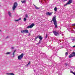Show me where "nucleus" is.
<instances>
[{
    "instance_id": "f257e3e1",
    "label": "nucleus",
    "mask_w": 75,
    "mask_h": 75,
    "mask_svg": "<svg viewBox=\"0 0 75 75\" xmlns=\"http://www.w3.org/2000/svg\"><path fill=\"white\" fill-rule=\"evenodd\" d=\"M52 21H53L54 23V25L55 26V28H58V26L57 25V22L56 20V17L55 16L53 17L52 19Z\"/></svg>"
},
{
    "instance_id": "f03ea898",
    "label": "nucleus",
    "mask_w": 75,
    "mask_h": 75,
    "mask_svg": "<svg viewBox=\"0 0 75 75\" xmlns=\"http://www.w3.org/2000/svg\"><path fill=\"white\" fill-rule=\"evenodd\" d=\"M24 56V54L22 53L21 55L18 56V59L19 60H21L22 59H23V57Z\"/></svg>"
},
{
    "instance_id": "7ed1b4c3",
    "label": "nucleus",
    "mask_w": 75,
    "mask_h": 75,
    "mask_svg": "<svg viewBox=\"0 0 75 75\" xmlns=\"http://www.w3.org/2000/svg\"><path fill=\"white\" fill-rule=\"evenodd\" d=\"M18 5L17 3L15 2L14 3V5L13 6V7L12 8L13 10H15V9L17 8V7Z\"/></svg>"
},
{
    "instance_id": "20e7f679",
    "label": "nucleus",
    "mask_w": 75,
    "mask_h": 75,
    "mask_svg": "<svg viewBox=\"0 0 75 75\" xmlns=\"http://www.w3.org/2000/svg\"><path fill=\"white\" fill-rule=\"evenodd\" d=\"M53 33L54 35H55V36H59V34L58 32L56 31H53Z\"/></svg>"
},
{
    "instance_id": "39448f33",
    "label": "nucleus",
    "mask_w": 75,
    "mask_h": 75,
    "mask_svg": "<svg viewBox=\"0 0 75 75\" xmlns=\"http://www.w3.org/2000/svg\"><path fill=\"white\" fill-rule=\"evenodd\" d=\"M75 57V52H72L71 54L69 56V58H72V57Z\"/></svg>"
},
{
    "instance_id": "423d86ee",
    "label": "nucleus",
    "mask_w": 75,
    "mask_h": 75,
    "mask_svg": "<svg viewBox=\"0 0 75 75\" xmlns=\"http://www.w3.org/2000/svg\"><path fill=\"white\" fill-rule=\"evenodd\" d=\"M35 24L34 23H32L30 25L28 26L27 27L28 28H32L34 26Z\"/></svg>"
},
{
    "instance_id": "0eeeda50",
    "label": "nucleus",
    "mask_w": 75,
    "mask_h": 75,
    "mask_svg": "<svg viewBox=\"0 0 75 75\" xmlns=\"http://www.w3.org/2000/svg\"><path fill=\"white\" fill-rule=\"evenodd\" d=\"M21 33H28V30H23L21 31Z\"/></svg>"
},
{
    "instance_id": "6e6552de",
    "label": "nucleus",
    "mask_w": 75,
    "mask_h": 75,
    "mask_svg": "<svg viewBox=\"0 0 75 75\" xmlns=\"http://www.w3.org/2000/svg\"><path fill=\"white\" fill-rule=\"evenodd\" d=\"M72 0H69L68 1V2L65 5H64V6L68 5V4H71V3H72Z\"/></svg>"
},
{
    "instance_id": "1a4fd4ad",
    "label": "nucleus",
    "mask_w": 75,
    "mask_h": 75,
    "mask_svg": "<svg viewBox=\"0 0 75 75\" xmlns=\"http://www.w3.org/2000/svg\"><path fill=\"white\" fill-rule=\"evenodd\" d=\"M46 15H49V16H51V15H52V12H48L47 13H46Z\"/></svg>"
},
{
    "instance_id": "9d476101",
    "label": "nucleus",
    "mask_w": 75,
    "mask_h": 75,
    "mask_svg": "<svg viewBox=\"0 0 75 75\" xmlns=\"http://www.w3.org/2000/svg\"><path fill=\"white\" fill-rule=\"evenodd\" d=\"M6 75H15L13 73H6Z\"/></svg>"
},
{
    "instance_id": "9b49d317",
    "label": "nucleus",
    "mask_w": 75,
    "mask_h": 75,
    "mask_svg": "<svg viewBox=\"0 0 75 75\" xmlns=\"http://www.w3.org/2000/svg\"><path fill=\"white\" fill-rule=\"evenodd\" d=\"M8 15H9V17H11V13H10V11H8Z\"/></svg>"
},
{
    "instance_id": "f8f14e48",
    "label": "nucleus",
    "mask_w": 75,
    "mask_h": 75,
    "mask_svg": "<svg viewBox=\"0 0 75 75\" xmlns=\"http://www.w3.org/2000/svg\"><path fill=\"white\" fill-rule=\"evenodd\" d=\"M71 40H72V41H74L75 40V38L74 37H72L71 38Z\"/></svg>"
},
{
    "instance_id": "ddd939ff",
    "label": "nucleus",
    "mask_w": 75,
    "mask_h": 75,
    "mask_svg": "<svg viewBox=\"0 0 75 75\" xmlns=\"http://www.w3.org/2000/svg\"><path fill=\"white\" fill-rule=\"evenodd\" d=\"M39 38L40 39V40L39 41H41V40H42V38L41 36H39Z\"/></svg>"
},
{
    "instance_id": "4468645a",
    "label": "nucleus",
    "mask_w": 75,
    "mask_h": 75,
    "mask_svg": "<svg viewBox=\"0 0 75 75\" xmlns=\"http://www.w3.org/2000/svg\"><path fill=\"white\" fill-rule=\"evenodd\" d=\"M30 64H31V62H30V61L29 62L28 64H27L26 66L27 67H28V65H30Z\"/></svg>"
},
{
    "instance_id": "2eb2a0df",
    "label": "nucleus",
    "mask_w": 75,
    "mask_h": 75,
    "mask_svg": "<svg viewBox=\"0 0 75 75\" xmlns=\"http://www.w3.org/2000/svg\"><path fill=\"white\" fill-rule=\"evenodd\" d=\"M11 54V52H7L6 53V55H9V54Z\"/></svg>"
},
{
    "instance_id": "dca6fc26",
    "label": "nucleus",
    "mask_w": 75,
    "mask_h": 75,
    "mask_svg": "<svg viewBox=\"0 0 75 75\" xmlns=\"http://www.w3.org/2000/svg\"><path fill=\"white\" fill-rule=\"evenodd\" d=\"M39 0V2H40V3H43V2H42V0ZM44 1H45V0H44Z\"/></svg>"
},
{
    "instance_id": "f3484780",
    "label": "nucleus",
    "mask_w": 75,
    "mask_h": 75,
    "mask_svg": "<svg viewBox=\"0 0 75 75\" xmlns=\"http://www.w3.org/2000/svg\"><path fill=\"white\" fill-rule=\"evenodd\" d=\"M21 2H22V3H25L26 1L25 0L24 1H21Z\"/></svg>"
},
{
    "instance_id": "a211bd4d",
    "label": "nucleus",
    "mask_w": 75,
    "mask_h": 75,
    "mask_svg": "<svg viewBox=\"0 0 75 75\" xmlns=\"http://www.w3.org/2000/svg\"><path fill=\"white\" fill-rule=\"evenodd\" d=\"M34 6L35 7V8L36 9H37L38 10V9H39V8H38V7H37V6H36L35 5Z\"/></svg>"
},
{
    "instance_id": "6ab92c4d",
    "label": "nucleus",
    "mask_w": 75,
    "mask_h": 75,
    "mask_svg": "<svg viewBox=\"0 0 75 75\" xmlns=\"http://www.w3.org/2000/svg\"><path fill=\"white\" fill-rule=\"evenodd\" d=\"M54 10L55 11H57V8L56 7H55L54 8Z\"/></svg>"
},
{
    "instance_id": "aec40b11",
    "label": "nucleus",
    "mask_w": 75,
    "mask_h": 75,
    "mask_svg": "<svg viewBox=\"0 0 75 75\" xmlns=\"http://www.w3.org/2000/svg\"><path fill=\"white\" fill-rule=\"evenodd\" d=\"M41 42V41H39V42L37 44V45H39L40 44Z\"/></svg>"
},
{
    "instance_id": "412c9836",
    "label": "nucleus",
    "mask_w": 75,
    "mask_h": 75,
    "mask_svg": "<svg viewBox=\"0 0 75 75\" xmlns=\"http://www.w3.org/2000/svg\"><path fill=\"white\" fill-rule=\"evenodd\" d=\"M16 50H15L13 52V56H14V53L16 52Z\"/></svg>"
},
{
    "instance_id": "4be33fe9",
    "label": "nucleus",
    "mask_w": 75,
    "mask_h": 75,
    "mask_svg": "<svg viewBox=\"0 0 75 75\" xmlns=\"http://www.w3.org/2000/svg\"><path fill=\"white\" fill-rule=\"evenodd\" d=\"M16 50H15L13 52V56H14V53L16 52Z\"/></svg>"
},
{
    "instance_id": "5701e85b",
    "label": "nucleus",
    "mask_w": 75,
    "mask_h": 75,
    "mask_svg": "<svg viewBox=\"0 0 75 75\" xmlns=\"http://www.w3.org/2000/svg\"><path fill=\"white\" fill-rule=\"evenodd\" d=\"M23 21H26V18H24Z\"/></svg>"
},
{
    "instance_id": "b1692460",
    "label": "nucleus",
    "mask_w": 75,
    "mask_h": 75,
    "mask_svg": "<svg viewBox=\"0 0 75 75\" xmlns=\"http://www.w3.org/2000/svg\"><path fill=\"white\" fill-rule=\"evenodd\" d=\"M71 73H72L73 75H75V72H73L72 71H71Z\"/></svg>"
},
{
    "instance_id": "393cba45",
    "label": "nucleus",
    "mask_w": 75,
    "mask_h": 75,
    "mask_svg": "<svg viewBox=\"0 0 75 75\" xmlns=\"http://www.w3.org/2000/svg\"><path fill=\"white\" fill-rule=\"evenodd\" d=\"M25 17H26V18H28V15H27V14H26L25 15Z\"/></svg>"
},
{
    "instance_id": "a878e982",
    "label": "nucleus",
    "mask_w": 75,
    "mask_h": 75,
    "mask_svg": "<svg viewBox=\"0 0 75 75\" xmlns=\"http://www.w3.org/2000/svg\"><path fill=\"white\" fill-rule=\"evenodd\" d=\"M68 52H66L65 53V55L67 56L68 55Z\"/></svg>"
},
{
    "instance_id": "bb28decb",
    "label": "nucleus",
    "mask_w": 75,
    "mask_h": 75,
    "mask_svg": "<svg viewBox=\"0 0 75 75\" xmlns=\"http://www.w3.org/2000/svg\"><path fill=\"white\" fill-rule=\"evenodd\" d=\"M47 37H48V34H46V36L45 37V38H47Z\"/></svg>"
},
{
    "instance_id": "cd10ccee",
    "label": "nucleus",
    "mask_w": 75,
    "mask_h": 75,
    "mask_svg": "<svg viewBox=\"0 0 75 75\" xmlns=\"http://www.w3.org/2000/svg\"><path fill=\"white\" fill-rule=\"evenodd\" d=\"M36 38H40V36L39 35H38V36H37V37H36Z\"/></svg>"
},
{
    "instance_id": "c85d7f7f",
    "label": "nucleus",
    "mask_w": 75,
    "mask_h": 75,
    "mask_svg": "<svg viewBox=\"0 0 75 75\" xmlns=\"http://www.w3.org/2000/svg\"><path fill=\"white\" fill-rule=\"evenodd\" d=\"M60 34H61V35L62 36L64 35V34H63V33H62V32H61V33H60Z\"/></svg>"
},
{
    "instance_id": "c756f323",
    "label": "nucleus",
    "mask_w": 75,
    "mask_h": 75,
    "mask_svg": "<svg viewBox=\"0 0 75 75\" xmlns=\"http://www.w3.org/2000/svg\"><path fill=\"white\" fill-rule=\"evenodd\" d=\"M71 68H72L73 69H75V67H71Z\"/></svg>"
},
{
    "instance_id": "7c9ffc66",
    "label": "nucleus",
    "mask_w": 75,
    "mask_h": 75,
    "mask_svg": "<svg viewBox=\"0 0 75 75\" xmlns=\"http://www.w3.org/2000/svg\"><path fill=\"white\" fill-rule=\"evenodd\" d=\"M19 21L18 19L15 20V21Z\"/></svg>"
},
{
    "instance_id": "2f4dec72",
    "label": "nucleus",
    "mask_w": 75,
    "mask_h": 75,
    "mask_svg": "<svg viewBox=\"0 0 75 75\" xmlns=\"http://www.w3.org/2000/svg\"><path fill=\"white\" fill-rule=\"evenodd\" d=\"M65 66H67L68 65V64H67V63H66V64H65Z\"/></svg>"
},
{
    "instance_id": "473e14b6",
    "label": "nucleus",
    "mask_w": 75,
    "mask_h": 75,
    "mask_svg": "<svg viewBox=\"0 0 75 75\" xmlns=\"http://www.w3.org/2000/svg\"><path fill=\"white\" fill-rule=\"evenodd\" d=\"M70 31H72V29H71V28H70Z\"/></svg>"
},
{
    "instance_id": "72a5a7b5",
    "label": "nucleus",
    "mask_w": 75,
    "mask_h": 75,
    "mask_svg": "<svg viewBox=\"0 0 75 75\" xmlns=\"http://www.w3.org/2000/svg\"><path fill=\"white\" fill-rule=\"evenodd\" d=\"M72 26H75V24H73Z\"/></svg>"
},
{
    "instance_id": "f704fd0d",
    "label": "nucleus",
    "mask_w": 75,
    "mask_h": 75,
    "mask_svg": "<svg viewBox=\"0 0 75 75\" xmlns=\"http://www.w3.org/2000/svg\"><path fill=\"white\" fill-rule=\"evenodd\" d=\"M37 38H36H36H35V41H36V40Z\"/></svg>"
},
{
    "instance_id": "c9c22d12",
    "label": "nucleus",
    "mask_w": 75,
    "mask_h": 75,
    "mask_svg": "<svg viewBox=\"0 0 75 75\" xmlns=\"http://www.w3.org/2000/svg\"><path fill=\"white\" fill-rule=\"evenodd\" d=\"M66 69H69V67H67Z\"/></svg>"
},
{
    "instance_id": "e433bc0d",
    "label": "nucleus",
    "mask_w": 75,
    "mask_h": 75,
    "mask_svg": "<svg viewBox=\"0 0 75 75\" xmlns=\"http://www.w3.org/2000/svg\"><path fill=\"white\" fill-rule=\"evenodd\" d=\"M18 20H19H19H21V18H19Z\"/></svg>"
},
{
    "instance_id": "4c0bfd02",
    "label": "nucleus",
    "mask_w": 75,
    "mask_h": 75,
    "mask_svg": "<svg viewBox=\"0 0 75 75\" xmlns=\"http://www.w3.org/2000/svg\"><path fill=\"white\" fill-rule=\"evenodd\" d=\"M14 47H11V49H14Z\"/></svg>"
},
{
    "instance_id": "58836bf2",
    "label": "nucleus",
    "mask_w": 75,
    "mask_h": 75,
    "mask_svg": "<svg viewBox=\"0 0 75 75\" xmlns=\"http://www.w3.org/2000/svg\"><path fill=\"white\" fill-rule=\"evenodd\" d=\"M73 28V29H75V27H74V28L73 27V28Z\"/></svg>"
},
{
    "instance_id": "ea45409f",
    "label": "nucleus",
    "mask_w": 75,
    "mask_h": 75,
    "mask_svg": "<svg viewBox=\"0 0 75 75\" xmlns=\"http://www.w3.org/2000/svg\"><path fill=\"white\" fill-rule=\"evenodd\" d=\"M31 35V33H29L28 35Z\"/></svg>"
},
{
    "instance_id": "a19ab883",
    "label": "nucleus",
    "mask_w": 75,
    "mask_h": 75,
    "mask_svg": "<svg viewBox=\"0 0 75 75\" xmlns=\"http://www.w3.org/2000/svg\"><path fill=\"white\" fill-rule=\"evenodd\" d=\"M73 48H74V47L75 48V45L73 46Z\"/></svg>"
},
{
    "instance_id": "79ce46f5",
    "label": "nucleus",
    "mask_w": 75,
    "mask_h": 75,
    "mask_svg": "<svg viewBox=\"0 0 75 75\" xmlns=\"http://www.w3.org/2000/svg\"><path fill=\"white\" fill-rule=\"evenodd\" d=\"M67 0H64V1H67Z\"/></svg>"
},
{
    "instance_id": "37998d69",
    "label": "nucleus",
    "mask_w": 75,
    "mask_h": 75,
    "mask_svg": "<svg viewBox=\"0 0 75 75\" xmlns=\"http://www.w3.org/2000/svg\"><path fill=\"white\" fill-rule=\"evenodd\" d=\"M8 38V36H7L6 37V38Z\"/></svg>"
},
{
    "instance_id": "c03bdc74",
    "label": "nucleus",
    "mask_w": 75,
    "mask_h": 75,
    "mask_svg": "<svg viewBox=\"0 0 75 75\" xmlns=\"http://www.w3.org/2000/svg\"><path fill=\"white\" fill-rule=\"evenodd\" d=\"M59 75H61V74L60 73V74H59Z\"/></svg>"
},
{
    "instance_id": "a18cd8bd",
    "label": "nucleus",
    "mask_w": 75,
    "mask_h": 75,
    "mask_svg": "<svg viewBox=\"0 0 75 75\" xmlns=\"http://www.w3.org/2000/svg\"><path fill=\"white\" fill-rule=\"evenodd\" d=\"M62 48H63V47L62 46Z\"/></svg>"
},
{
    "instance_id": "49530a36",
    "label": "nucleus",
    "mask_w": 75,
    "mask_h": 75,
    "mask_svg": "<svg viewBox=\"0 0 75 75\" xmlns=\"http://www.w3.org/2000/svg\"><path fill=\"white\" fill-rule=\"evenodd\" d=\"M52 20L51 21V22H52Z\"/></svg>"
},
{
    "instance_id": "de8ad7c7",
    "label": "nucleus",
    "mask_w": 75,
    "mask_h": 75,
    "mask_svg": "<svg viewBox=\"0 0 75 75\" xmlns=\"http://www.w3.org/2000/svg\"><path fill=\"white\" fill-rule=\"evenodd\" d=\"M53 48H55V47H53Z\"/></svg>"
}]
</instances>
